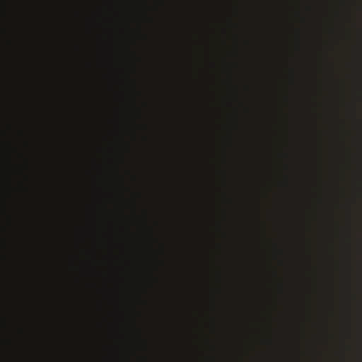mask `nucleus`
Instances as JSON below:
<instances>
[{"label":"nucleus","mask_w":362,"mask_h":362,"mask_svg":"<svg viewBox=\"0 0 362 362\" xmlns=\"http://www.w3.org/2000/svg\"><path fill=\"white\" fill-rule=\"evenodd\" d=\"M17 211V232H18V274H17V286H18V307H17V320L18 324L16 331L18 334V354L17 362H22L21 345L22 339L25 336V329L22 325V270H21V208L18 203Z\"/></svg>","instance_id":"1"},{"label":"nucleus","mask_w":362,"mask_h":362,"mask_svg":"<svg viewBox=\"0 0 362 362\" xmlns=\"http://www.w3.org/2000/svg\"><path fill=\"white\" fill-rule=\"evenodd\" d=\"M21 0H18L17 8V121H22V15Z\"/></svg>","instance_id":"2"},{"label":"nucleus","mask_w":362,"mask_h":362,"mask_svg":"<svg viewBox=\"0 0 362 362\" xmlns=\"http://www.w3.org/2000/svg\"><path fill=\"white\" fill-rule=\"evenodd\" d=\"M15 152L18 156V158L23 160V164H16L15 166L16 173L19 177H23L25 180H27V176L25 174V170L28 168V160L25 159L24 154L20 151L18 147L15 148Z\"/></svg>","instance_id":"3"},{"label":"nucleus","mask_w":362,"mask_h":362,"mask_svg":"<svg viewBox=\"0 0 362 362\" xmlns=\"http://www.w3.org/2000/svg\"><path fill=\"white\" fill-rule=\"evenodd\" d=\"M16 192L18 194H24L28 192V187L24 185L22 181L18 182V185L16 188Z\"/></svg>","instance_id":"4"}]
</instances>
